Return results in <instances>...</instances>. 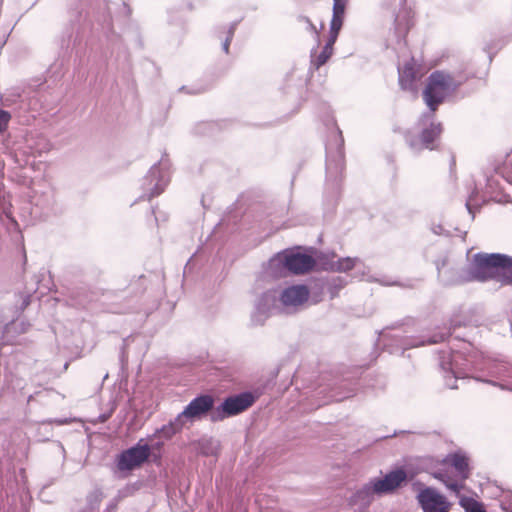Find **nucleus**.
I'll return each mask as SVG.
<instances>
[{
	"label": "nucleus",
	"mask_w": 512,
	"mask_h": 512,
	"mask_svg": "<svg viewBox=\"0 0 512 512\" xmlns=\"http://www.w3.org/2000/svg\"><path fill=\"white\" fill-rule=\"evenodd\" d=\"M501 260V254H475L468 270L463 273H458L454 269H447L445 262H443L437 264L438 277L445 285L469 281H486L488 279L498 281V267Z\"/></svg>",
	"instance_id": "f257e3e1"
},
{
	"label": "nucleus",
	"mask_w": 512,
	"mask_h": 512,
	"mask_svg": "<svg viewBox=\"0 0 512 512\" xmlns=\"http://www.w3.org/2000/svg\"><path fill=\"white\" fill-rule=\"evenodd\" d=\"M463 78H455L450 73L443 71L433 72L429 78L423 93L426 105L434 112L444 99L451 95L462 83Z\"/></svg>",
	"instance_id": "f03ea898"
},
{
	"label": "nucleus",
	"mask_w": 512,
	"mask_h": 512,
	"mask_svg": "<svg viewBox=\"0 0 512 512\" xmlns=\"http://www.w3.org/2000/svg\"><path fill=\"white\" fill-rule=\"evenodd\" d=\"M314 266L312 257L300 253H280L272 257L266 267V275L272 278H278L286 275L287 272L293 274H304Z\"/></svg>",
	"instance_id": "7ed1b4c3"
},
{
	"label": "nucleus",
	"mask_w": 512,
	"mask_h": 512,
	"mask_svg": "<svg viewBox=\"0 0 512 512\" xmlns=\"http://www.w3.org/2000/svg\"><path fill=\"white\" fill-rule=\"evenodd\" d=\"M170 164L167 159H161L153 165L142 180L143 196L151 199L161 194L170 180Z\"/></svg>",
	"instance_id": "20e7f679"
},
{
	"label": "nucleus",
	"mask_w": 512,
	"mask_h": 512,
	"mask_svg": "<svg viewBox=\"0 0 512 512\" xmlns=\"http://www.w3.org/2000/svg\"><path fill=\"white\" fill-rule=\"evenodd\" d=\"M278 291L274 288L266 289L263 292H255L253 308L250 313L252 326H261L278 307Z\"/></svg>",
	"instance_id": "39448f33"
},
{
	"label": "nucleus",
	"mask_w": 512,
	"mask_h": 512,
	"mask_svg": "<svg viewBox=\"0 0 512 512\" xmlns=\"http://www.w3.org/2000/svg\"><path fill=\"white\" fill-rule=\"evenodd\" d=\"M254 402L255 397L250 392L228 397L219 407L212 410L211 420L221 421L226 417L237 415L252 406Z\"/></svg>",
	"instance_id": "423d86ee"
},
{
	"label": "nucleus",
	"mask_w": 512,
	"mask_h": 512,
	"mask_svg": "<svg viewBox=\"0 0 512 512\" xmlns=\"http://www.w3.org/2000/svg\"><path fill=\"white\" fill-rule=\"evenodd\" d=\"M150 446L140 440L135 446L123 451L117 458L119 471H131L141 466L150 456Z\"/></svg>",
	"instance_id": "0eeeda50"
},
{
	"label": "nucleus",
	"mask_w": 512,
	"mask_h": 512,
	"mask_svg": "<svg viewBox=\"0 0 512 512\" xmlns=\"http://www.w3.org/2000/svg\"><path fill=\"white\" fill-rule=\"evenodd\" d=\"M450 462L457 472V479H452L447 473H437L435 478L439 479L450 491L459 495L460 490L463 488V481L468 478V459L462 454H453L450 457Z\"/></svg>",
	"instance_id": "6e6552de"
},
{
	"label": "nucleus",
	"mask_w": 512,
	"mask_h": 512,
	"mask_svg": "<svg viewBox=\"0 0 512 512\" xmlns=\"http://www.w3.org/2000/svg\"><path fill=\"white\" fill-rule=\"evenodd\" d=\"M309 295V290L305 285H292L278 292V301L285 311L292 312L303 306Z\"/></svg>",
	"instance_id": "1a4fd4ad"
},
{
	"label": "nucleus",
	"mask_w": 512,
	"mask_h": 512,
	"mask_svg": "<svg viewBox=\"0 0 512 512\" xmlns=\"http://www.w3.org/2000/svg\"><path fill=\"white\" fill-rule=\"evenodd\" d=\"M214 399L210 395H201L193 399L185 409L178 414V422L184 421L193 422L196 419L201 418L207 412L214 410Z\"/></svg>",
	"instance_id": "9d476101"
},
{
	"label": "nucleus",
	"mask_w": 512,
	"mask_h": 512,
	"mask_svg": "<svg viewBox=\"0 0 512 512\" xmlns=\"http://www.w3.org/2000/svg\"><path fill=\"white\" fill-rule=\"evenodd\" d=\"M407 475L404 470L398 469L391 471L382 478H372L369 480L371 488L377 497L394 492L406 480Z\"/></svg>",
	"instance_id": "9b49d317"
},
{
	"label": "nucleus",
	"mask_w": 512,
	"mask_h": 512,
	"mask_svg": "<svg viewBox=\"0 0 512 512\" xmlns=\"http://www.w3.org/2000/svg\"><path fill=\"white\" fill-rule=\"evenodd\" d=\"M417 499L423 512H449L450 510V503L434 488L422 489Z\"/></svg>",
	"instance_id": "f8f14e48"
},
{
	"label": "nucleus",
	"mask_w": 512,
	"mask_h": 512,
	"mask_svg": "<svg viewBox=\"0 0 512 512\" xmlns=\"http://www.w3.org/2000/svg\"><path fill=\"white\" fill-rule=\"evenodd\" d=\"M440 133L441 125L439 123H431L428 128L423 129L419 137L407 135L406 141L409 147L415 152H419L422 149L433 150L436 147L434 143Z\"/></svg>",
	"instance_id": "ddd939ff"
},
{
	"label": "nucleus",
	"mask_w": 512,
	"mask_h": 512,
	"mask_svg": "<svg viewBox=\"0 0 512 512\" xmlns=\"http://www.w3.org/2000/svg\"><path fill=\"white\" fill-rule=\"evenodd\" d=\"M52 190L53 186L47 175L33 179L30 186L31 202L36 206H48L51 202L50 193Z\"/></svg>",
	"instance_id": "4468645a"
},
{
	"label": "nucleus",
	"mask_w": 512,
	"mask_h": 512,
	"mask_svg": "<svg viewBox=\"0 0 512 512\" xmlns=\"http://www.w3.org/2000/svg\"><path fill=\"white\" fill-rule=\"evenodd\" d=\"M371 484L368 481L362 487L357 489L349 498V505L356 507L359 510H365L374 501L377 496L371 488Z\"/></svg>",
	"instance_id": "2eb2a0df"
},
{
	"label": "nucleus",
	"mask_w": 512,
	"mask_h": 512,
	"mask_svg": "<svg viewBox=\"0 0 512 512\" xmlns=\"http://www.w3.org/2000/svg\"><path fill=\"white\" fill-rule=\"evenodd\" d=\"M360 263L361 260L359 258L345 257L336 259V256L333 254L327 262L323 263V267L333 272H347L356 268Z\"/></svg>",
	"instance_id": "dca6fc26"
},
{
	"label": "nucleus",
	"mask_w": 512,
	"mask_h": 512,
	"mask_svg": "<svg viewBox=\"0 0 512 512\" xmlns=\"http://www.w3.org/2000/svg\"><path fill=\"white\" fill-rule=\"evenodd\" d=\"M461 358L460 353H453L448 362L442 361L441 367L443 370L450 372L451 375L446 377V385L451 389L458 388L457 385L451 383V380L456 382L459 378H462V374L460 373V364L459 359Z\"/></svg>",
	"instance_id": "f3484780"
},
{
	"label": "nucleus",
	"mask_w": 512,
	"mask_h": 512,
	"mask_svg": "<svg viewBox=\"0 0 512 512\" xmlns=\"http://www.w3.org/2000/svg\"><path fill=\"white\" fill-rule=\"evenodd\" d=\"M399 84L403 90L415 92L417 75L413 64L406 63L402 68L398 69Z\"/></svg>",
	"instance_id": "a211bd4d"
},
{
	"label": "nucleus",
	"mask_w": 512,
	"mask_h": 512,
	"mask_svg": "<svg viewBox=\"0 0 512 512\" xmlns=\"http://www.w3.org/2000/svg\"><path fill=\"white\" fill-rule=\"evenodd\" d=\"M499 263L498 281L506 284L512 283V258L501 254Z\"/></svg>",
	"instance_id": "6ab92c4d"
},
{
	"label": "nucleus",
	"mask_w": 512,
	"mask_h": 512,
	"mask_svg": "<svg viewBox=\"0 0 512 512\" xmlns=\"http://www.w3.org/2000/svg\"><path fill=\"white\" fill-rule=\"evenodd\" d=\"M185 425L184 421L178 422V416L175 418L174 421L170 422L167 425H164L161 429L156 431V434H160L166 439L171 438L173 435H175L177 432H179L183 426Z\"/></svg>",
	"instance_id": "aec40b11"
},
{
	"label": "nucleus",
	"mask_w": 512,
	"mask_h": 512,
	"mask_svg": "<svg viewBox=\"0 0 512 512\" xmlns=\"http://www.w3.org/2000/svg\"><path fill=\"white\" fill-rule=\"evenodd\" d=\"M497 172L512 185V151L507 153Z\"/></svg>",
	"instance_id": "412c9836"
},
{
	"label": "nucleus",
	"mask_w": 512,
	"mask_h": 512,
	"mask_svg": "<svg viewBox=\"0 0 512 512\" xmlns=\"http://www.w3.org/2000/svg\"><path fill=\"white\" fill-rule=\"evenodd\" d=\"M31 154L41 155L43 153H47L52 149V144L48 139L43 136H39L34 144L29 145Z\"/></svg>",
	"instance_id": "4be33fe9"
},
{
	"label": "nucleus",
	"mask_w": 512,
	"mask_h": 512,
	"mask_svg": "<svg viewBox=\"0 0 512 512\" xmlns=\"http://www.w3.org/2000/svg\"><path fill=\"white\" fill-rule=\"evenodd\" d=\"M459 504L465 512H486L482 503L470 497H461Z\"/></svg>",
	"instance_id": "5701e85b"
},
{
	"label": "nucleus",
	"mask_w": 512,
	"mask_h": 512,
	"mask_svg": "<svg viewBox=\"0 0 512 512\" xmlns=\"http://www.w3.org/2000/svg\"><path fill=\"white\" fill-rule=\"evenodd\" d=\"M28 326L29 325L26 324L21 319L12 320L9 323H5L4 331H3L4 337H6L7 340H10V334H12V332H14L18 329L20 330V332H25L27 330Z\"/></svg>",
	"instance_id": "b1692460"
},
{
	"label": "nucleus",
	"mask_w": 512,
	"mask_h": 512,
	"mask_svg": "<svg viewBox=\"0 0 512 512\" xmlns=\"http://www.w3.org/2000/svg\"><path fill=\"white\" fill-rule=\"evenodd\" d=\"M336 41H332L331 37H329L326 45L324 46L322 52L317 56L316 60L314 61V64L317 68L324 65L328 59L331 57L333 53V45Z\"/></svg>",
	"instance_id": "393cba45"
},
{
	"label": "nucleus",
	"mask_w": 512,
	"mask_h": 512,
	"mask_svg": "<svg viewBox=\"0 0 512 512\" xmlns=\"http://www.w3.org/2000/svg\"><path fill=\"white\" fill-rule=\"evenodd\" d=\"M344 16L333 15L330 24V35L332 41H336L343 25Z\"/></svg>",
	"instance_id": "a878e982"
},
{
	"label": "nucleus",
	"mask_w": 512,
	"mask_h": 512,
	"mask_svg": "<svg viewBox=\"0 0 512 512\" xmlns=\"http://www.w3.org/2000/svg\"><path fill=\"white\" fill-rule=\"evenodd\" d=\"M333 15L344 16L346 2L345 0H333Z\"/></svg>",
	"instance_id": "bb28decb"
},
{
	"label": "nucleus",
	"mask_w": 512,
	"mask_h": 512,
	"mask_svg": "<svg viewBox=\"0 0 512 512\" xmlns=\"http://www.w3.org/2000/svg\"><path fill=\"white\" fill-rule=\"evenodd\" d=\"M11 115L9 112L0 109V132H4L10 122Z\"/></svg>",
	"instance_id": "cd10ccee"
},
{
	"label": "nucleus",
	"mask_w": 512,
	"mask_h": 512,
	"mask_svg": "<svg viewBox=\"0 0 512 512\" xmlns=\"http://www.w3.org/2000/svg\"><path fill=\"white\" fill-rule=\"evenodd\" d=\"M448 334L446 333H442V334H439V335H434L432 338H430L429 340L427 341H421L419 343H415L413 344L412 346H420V345H424L426 343L428 344H435V343H439L441 341H444L445 338L447 337Z\"/></svg>",
	"instance_id": "c85d7f7f"
},
{
	"label": "nucleus",
	"mask_w": 512,
	"mask_h": 512,
	"mask_svg": "<svg viewBox=\"0 0 512 512\" xmlns=\"http://www.w3.org/2000/svg\"><path fill=\"white\" fill-rule=\"evenodd\" d=\"M501 508L505 512H512V493H508L503 497Z\"/></svg>",
	"instance_id": "c756f323"
},
{
	"label": "nucleus",
	"mask_w": 512,
	"mask_h": 512,
	"mask_svg": "<svg viewBox=\"0 0 512 512\" xmlns=\"http://www.w3.org/2000/svg\"><path fill=\"white\" fill-rule=\"evenodd\" d=\"M396 22V29L399 33H403L408 29V23H403L400 19V16H397L395 19Z\"/></svg>",
	"instance_id": "7c9ffc66"
},
{
	"label": "nucleus",
	"mask_w": 512,
	"mask_h": 512,
	"mask_svg": "<svg viewBox=\"0 0 512 512\" xmlns=\"http://www.w3.org/2000/svg\"><path fill=\"white\" fill-rule=\"evenodd\" d=\"M233 33H234V27L232 26L229 31L228 37L226 38L225 42L223 43V50L225 51V53H228V51H229V45L232 40Z\"/></svg>",
	"instance_id": "2f4dec72"
},
{
	"label": "nucleus",
	"mask_w": 512,
	"mask_h": 512,
	"mask_svg": "<svg viewBox=\"0 0 512 512\" xmlns=\"http://www.w3.org/2000/svg\"><path fill=\"white\" fill-rule=\"evenodd\" d=\"M334 283H335V289H336V290H335V291H334V290H331V296H332V297L336 296L337 291H338V290H340V289H342V288H343V286H344V284H345V283H344V281H343L341 278H337V279H335V280H334Z\"/></svg>",
	"instance_id": "473e14b6"
},
{
	"label": "nucleus",
	"mask_w": 512,
	"mask_h": 512,
	"mask_svg": "<svg viewBox=\"0 0 512 512\" xmlns=\"http://www.w3.org/2000/svg\"><path fill=\"white\" fill-rule=\"evenodd\" d=\"M475 205H476V204H475V202H474V196H473V195H471V196L469 197V199L467 200V202H466V207H467V209H468L469 213H472V208H473Z\"/></svg>",
	"instance_id": "72a5a7b5"
},
{
	"label": "nucleus",
	"mask_w": 512,
	"mask_h": 512,
	"mask_svg": "<svg viewBox=\"0 0 512 512\" xmlns=\"http://www.w3.org/2000/svg\"><path fill=\"white\" fill-rule=\"evenodd\" d=\"M487 383L491 384V385H494V386H499L501 389H505V387L503 385H500L496 382H493V381H486Z\"/></svg>",
	"instance_id": "f704fd0d"
},
{
	"label": "nucleus",
	"mask_w": 512,
	"mask_h": 512,
	"mask_svg": "<svg viewBox=\"0 0 512 512\" xmlns=\"http://www.w3.org/2000/svg\"><path fill=\"white\" fill-rule=\"evenodd\" d=\"M306 22H307L308 26L310 27V29L316 30L315 26L308 19L306 20Z\"/></svg>",
	"instance_id": "c9c22d12"
},
{
	"label": "nucleus",
	"mask_w": 512,
	"mask_h": 512,
	"mask_svg": "<svg viewBox=\"0 0 512 512\" xmlns=\"http://www.w3.org/2000/svg\"><path fill=\"white\" fill-rule=\"evenodd\" d=\"M2 102H3V104H6L8 102V99L5 98L4 96H2Z\"/></svg>",
	"instance_id": "e433bc0d"
}]
</instances>
